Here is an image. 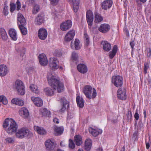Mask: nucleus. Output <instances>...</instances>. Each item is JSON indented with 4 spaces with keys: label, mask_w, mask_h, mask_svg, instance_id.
I'll return each mask as SVG.
<instances>
[{
    "label": "nucleus",
    "mask_w": 151,
    "mask_h": 151,
    "mask_svg": "<svg viewBox=\"0 0 151 151\" xmlns=\"http://www.w3.org/2000/svg\"><path fill=\"white\" fill-rule=\"evenodd\" d=\"M86 18L89 27L91 28L92 25L93 19V16L92 12L91 10H88L86 14Z\"/></svg>",
    "instance_id": "6e6552de"
},
{
    "label": "nucleus",
    "mask_w": 151,
    "mask_h": 151,
    "mask_svg": "<svg viewBox=\"0 0 151 151\" xmlns=\"http://www.w3.org/2000/svg\"><path fill=\"white\" fill-rule=\"evenodd\" d=\"M89 131L93 136L94 137L97 136L102 132V130L101 129H93L91 127L89 128Z\"/></svg>",
    "instance_id": "4be33fe9"
},
{
    "label": "nucleus",
    "mask_w": 151,
    "mask_h": 151,
    "mask_svg": "<svg viewBox=\"0 0 151 151\" xmlns=\"http://www.w3.org/2000/svg\"><path fill=\"white\" fill-rule=\"evenodd\" d=\"M70 45H71V48H72V49H73L74 48V45H73V44L72 42H71V43Z\"/></svg>",
    "instance_id": "0e129e2a"
},
{
    "label": "nucleus",
    "mask_w": 151,
    "mask_h": 151,
    "mask_svg": "<svg viewBox=\"0 0 151 151\" xmlns=\"http://www.w3.org/2000/svg\"><path fill=\"white\" fill-rule=\"evenodd\" d=\"M151 55V50L150 48L149 49V50L147 52V55L148 57H150Z\"/></svg>",
    "instance_id": "13d9d810"
},
{
    "label": "nucleus",
    "mask_w": 151,
    "mask_h": 151,
    "mask_svg": "<svg viewBox=\"0 0 151 151\" xmlns=\"http://www.w3.org/2000/svg\"><path fill=\"white\" fill-rule=\"evenodd\" d=\"M134 117L136 120H138L139 119V115L138 112H137V110H136V112L134 115Z\"/></svg>",
    "instance_id": "6e6d98bb"
},
{
    "label": "nucleus",
    "mask_w": 151,
    "mask_h": 151,
    "mask_svg": "<svg viewBox=\"0 0 151 151\" xmlns=\"http://www.w3.org/2000/svg\"><path fill=\"white\" fill-rule=\"evenodd\" d=\"M60 102L62 104V107L60 109V111L63 112L66 109L67 107H69V102L64 97H62L60 99Z\"/></svg>",
    "instance_id": "ddd939ff"
},
{
    "label": "nucleus",
    "mask_w": 151,
    "mask_h": 151,
    "mask_svg": "<svg viewBox=\"0 0 151 151\" xmlns=\"http://www.w3.org/2000/svg\"><path fill=\"white\" fill-rule=\"evenodd\" d=\"M53 121L56 124H58L59 123V119L55 118L53 119Z\"/></svg>",
    "instance_id": "bf43d9fd"
},
{
    "label": "nucleus",
    "mask_w": 151,
    "mask_h": 151,
    "mask_svg": "<svg viewBox=\"0 0 151 151\" xmlns=\"http://www.w3.org/2000/svg\"><path fill=\"white\" fill-rule=\"evenodd\" d=\"M30 88L31 91L36 94H38L39 92V90L38 89L37 86L32 84L30 86Z\"/></svg>",
    "instance_id": "ea45409f"
},
{
    "label": "nucleus",
    "mask_w": 151,
    "mask_h": 151,
    "mask_svg": "<svg viewBox=\"0 0 151 151\" xmlns=\"http://www.w3.org/2000/svg\"><path fill=\"white\" fill-rule=\"evenodd\" d=\"M40 7L37 4L35 5L33 7L32 10V13L33 14H37L40 10Z\"/></svg>",
    "instance_id": "a18cd8bd"
},
{
    "label": "nucleus",
    "mask_w": 151,
    "mask_h": 151,
    "mask_svg": "<svg viewBox=\"0 0 151 151\" xmlns=\"http://www.w3.org/2000/svg\"><path fill=\"white\" fill-rule=\"evenodd\" d=\"M3 13L5 15H7L8 13V7L6 6L5 4H4V7L3 9Z\"/></svg>",
    "instance_id": "09e8293b"
},
{
    "label": "nucleus",
    "mask_w": 151,
    "mask_h": 151,
    "mask_svg": "<svg viewBox=\"0 0 151 151\" xmlns=\"http://www.w3.org/2000/svg\"><path fill=\"white\" fill-rule=\"evenodd\" d=\"M111 82L116 87H120L122 86L123 78L120 76H113L112 78Z\"/></svg>",
    "instance_id": "423d86ee"
},
{
    "label": "nucleus",
    "mask_w": 151,
    "mask_h": 151,
    "mask_svg": "<svg viewBox=\"0 0 151 151\" xmlns=\"http://www.w3.org/2000/svg\"><path fill=\"white\" fill-rule=\"evenodd\" d=\"M74 47L75 50H78L81 48L80 44V41L79 40L76 39L74 41Z\"/></svg>",
    "instance_id": "79ce46f5"
},
{
    "label": "nucleus",
    "mask_w": 151,
    "mask_h": 151,
    "mask_svg": "<svg viewBox=\"0 0 151 151\" xmlns=\"http://www.w3.org/2000/svg\"><path fill=\"white\" fill-rule=\"evenodd\" d=\"M96 151H102V150L101 148H99Z\"/></svg>",
    "instance_id": "774afa93"
},
{
    "label": "nucleus",
    "mask_w": 151,
    "mask_h": 151,
    "mask_svg": "<svg viewBox=\"0 0 151 151\" xmlns=\"http://www.w3.org/2000/svg\"><path fill=\"white\" fill-rule=\"evenodd\" d=\"M16 4L17 5V8L16 9L17 11H19L20 10L21 7V3L19 0H17Z\"/></svg>",
    "instance_id": "864d4df0"
},
{
    "label": "nucleus",
    "mask_w": 151,
    "mask_h": 151,
    "mask_svg": "<svg viewBox=\"0 0 151 151\" xmlns=\"http://www.w3.org/2000/svg\"><path fill=\"white\" fill-rule=\"evenodd\" d=\"M125 31H126V33H127V36H128L129 35V31H128L127 29H126Z\"/></svg>",
    "instance_id": "338daca9"
},
{
    "label": "nucleus",
    "mask_w": 151,
    "mask_h": 151,
    "mask_svg": "<svg viewBox=\"0 0 151 151\" xmlns=\"http://www.w3.org/2000/svg\"><path fill=\"white\" fill-rule=\"evenodd\" d=\"M31 134L29 130L26 128H22L19 129L16 133V136L17 138L22 139L27 137Z\"/></svg>",
    "instance_id": "39448f33"
},
{
    "label": "nucleus",
    "mask_w": 151,
    "mask_h": 151,
    "mask_svg": "<svg viewBox=\"0 0 151 151\" xmlns=\"http://www.w3.org/2000/svg\"><path fill=\"white\" fill-rule=\"evenodd\" d=\"M113 4V1L111 0H104L101 4V7L104 10L109 9Z\"/></svg>",
    "instance_id": "4468645a"
},
{
    "label": "nucleus",
    "mask_w": 151,
    "mask_h": 151,
    "mask_svg": "<svg viewBox=\"0 0 151 151\" xmlns=\"http://www.w3.org/2000/svg\"><path fill=\"white\" fill-rule=\"evenodd\" d=\"M83 91L86 98L89 99H94L96 96V89L89 85L85 86L83 88Z\"/></svg>",
    "instance_id": "7ed1b4c3"
},
{
    "label": "nucleus",
    "mask_w": 151,
    "mask_h": 151,
    "mask_svg": "<svg viewBox=\"0 0 151 151\" xmlns=\"http://www.w3.org/2000/svg\"><path fill=\"white\" fill-rule=\"evenodd\" d=\"M84 37L85 46L88 47L90 41L88 35H87V33H84Z\"/></svg>",
    "instance_id": "58836bf2"
},
{
    "label": "nucleus",
    "mask_w": 151,
    "mask_h": 151,
    "mask_svg": "<svg viewBox=\"0 0 151 151\" xmlns=\"http://www.w3.org/2000/svg\"><path fill=\"white\" fill-rule=\"evenodd\" d=\"M17 19L18 24H19V22L20 24V25H23L26 24V20L23 16L21 14L18 13V14Z\"/></svg>",
    "instance_id": "412c9836"
},
{
    "label": "nucleus",
    "mask_w": 151,
    "mask_h": 151,
    "mask_svg": "<svg viewBox=\"0 0 151 151\" xmlns=\"http://www.w3.org/2000/svg\"><path fill=\"white\" fill-rule=\"evenodd\" d=\"M45 144L47 150L49 151L53 150L55 146L54 140H47L45 142Z\"/></svg>",
    "instance_id": "1a4fd4ad"
},
{
    "label": "nucleus",
    "mask_w": 151,
    "mask_h": 151,
    "mask_svg": "<svg viewBox=\"0 0 151 151\" xmlns=\"http://www.w3.org/2000/svg\"><path fill=\"white\" fill-rule=\"evenodd\" d=\"M58 62V60L56 58H50L49 61V65L52 69H57L58 68V66L57 64Z\"/></svg>",
    "instance_id": "9d476101"
},
{
    "label": "nucleus",
    "mask_w": 151,
    "mask_h": 151,
    "mask_svg": "<svg viewBox=\"0 0 151 151\" xmlns=\"http://www.w3.org/2000/svg\"><path fill=\"white\" fill-rule=\"evenodd\" d=\"M47 80L49 85L54 90H57L58 93L62 92L64 91V84L60 81L59 78L57 76H48Z\"/></svg>",
    "instance_id": "f257e3e1"
},
{
    "label": "nucleus",
    "mask_w": 151,
    "mask_h": 151,
    "mask_svg": "<svg viewBox=\"0 0 151 151\" xmlns=\"http://www.w3.org/2000/svg\"><path fill=\"white\" fill-rule=\"evenodd\" d=\"M72 23L70 20H65L60 24V28L63 31H66L70 28L72 26Z\"/></svg>",
    "instance_id": "0eeeda50"
},
{
    "label": "nucleus",
    "mask_w": 151,
    "mask_h": 151,
    "mask_svg": "<svg viewBox=\"0 0 151 151\" xmlns=\"http://www.w3.org/2000/svg\"><path fill=\"white\" fill-rule=\"evenodd\" d=\"M62 55V54L60 52H58V53H57L56 54V56H61Z\"/></svg>",
    "instance_id": "680f3d73"
},
{
    "label": "nucleus",
    "mask_w": 151,
    "mask_h": 151,
    "mask_svg": "<svg viewBox=\"0 0 151 151\" xmlns=\"http://www.w3.org/2000/svg\"><path fill=\"white\" fill-rule=\"evenodd\" d=\"M31 99L35 104L37 106H41L43 105V101L39 97H32Z\"/></svg>",
    "instance_id": "6ab92c4d"
},
{
    "label": "nucleus",
    "mask_w": 151,
    "mask_h": 151,
    "mask_svg": "<svg viewBox=\"0 0 151 151\" xmlns=\"http://www.w3.org/2000/svg\"><path fill=\"white\" fill-rule=\"evenodd\" d=\"M44 91L46 94L48 96H50L54 94V91L49 87H47L44 88Z\"/></svg>",
    "instance_id": "4c0bfd02"
},
{
    "label": "nucleus",
    "mask_w": 151,
    "mask_h": 151,
    "mask_svg": "<svg viewBox=\"0 0 151 151\" xmlns=\"http://www.w3.org/2000/svg\"><path fill=\"white\" fill-rule=\"evenodd\" d=\"M101 44L102 45L103 48L104 50L108 52L111 49V45L107 41H102Z\"/></svg>",
    "instance_id": "a878e982"
},
{
    "label": "nucleus",
    "mask_w": 151,
    "mask_h": 151,
    "mask_svg": "<svg viewBox=\"0 0 151 151\" xmlns=\"http://www.w3.org/2000/svg\"><path fill=\"white\" fill-rule=\"evenodd\" d=\"M130 45L131 46L132 48V49H133L134 48V41H132L130 42Z\"/></svg>",
    "instance_id": "4d7b16f0"
},
{
    "label": "nucleus",
    "mask_w": 151,
    "mask_h": 151,
    "mask_svg": "<svg viewBox=\"0 0 151 151\" xmlns=\"http://www.w3.org/2000/svg\"><path fill=\"white\" fill-rule=\"evenodd\" d=\"M117 95L118 98L120 99L125 100L127 98L125 90H122L121 88H119L117 90Z\"/></svg>",
    "instance_id": "f8f14e48"
},
{
    "label": "nucleus",
    "mask_w": 151,
    "mask_h": 151,
    "mask_svg": "<svg viewBox=\"0 0 151 151\" xmlns=\"http://www.w3.org/2000/svg\"><path fill=\"white\" fill-rule=\"evenodd\" d=\"M110 26L108 24H101L99 28V30L103 33L107 32L110 29Z\"/></svg>",
    "instance_id": "2eb2a0df"
},
{
    "label": "nucleus",
    "mask_w": 151,
    "mask_h": 151,
    "mask_svg": "<svg viewBox=\"0 0 151 151\" xmlns=\"http://www.w3.org/2000/svg\"><path fill=\"white\" fill-rule=\"evenodd\" d=\"M34 129L39 134L42 135L45 134L46 132L45 129L42 127H40L38 126H35Z\"/></svg>",
    "instance_id": "7c9ffc66"
},
{
    "label": "nucleus",
    "mask_w": 151,
    "mask_h": 151,
    "mask_svg": "<svg viewBox=\"0 0 151 151\" xmlns=\"http://www.w3.org/2000/svg\"><path fill=\"white\" fill-rule=\"evenodd\" d=\"M1 35L3 40H6L8 38V36L5 30L1 28L0 29Z\"/></svg>",
    "instance_id": "e433bc0d"
},
{
    "label": "nucleus",
    "mask_w": 151,
    "mask_h": 151,
    "mask_svg": "<svg viewBox=\"0 0 151 151\" xmlns=\"http://www.w3.org/2000/svg\"><path fill=\"white\" fill-rule=\"evenodd\" d=\"M92 146V141L91 139H87L85 142V149L87 151H89L91 149Z\"/></svg>",
    "instance_id": "473e14b6"
},
{
    "label": "nucleus",
    "mask_w": 151,
    "mask_h": 151,
    "mask_svg": "<svg viewBox=\"0 0 151 151\" xmlns=\"http://www.w3.org/2000/svg\"><path fill=\"white\" fill-rule=\"evenodd\" d=\"M10 11L11 12H13L16 8V5L14 3L11 2L10 4Z\"/></svg>",
    "instance_id": "49530a36"
},
{
    "label": "nucleus",
    "mask_w": 151,
    "mask_h": 151,
    "mask_svg": "<svg viewBox=\"0 0 151 151\" xmlns=\"http://www.w3.org/2000/svg\"><path fill=\"white\" fill-rule=\"evenodd\" d=\"M74 140L76 145L78 146H80L83 142L82 137L79 135H76L74 137Z\"/></svg>",
    "instance_id": "c756f323"
},
{
    "label": "nucleus",
    "mask_w": 151,
    "mask_h": 151,
    "mask_svg": "<svg viewBox=\"0 0 151 151\" xmlns=\"http://www.w3.org/2000/svg\"><path fill=\"white\" fill-rule=\"evenodd\" d=\"M144 117L145 118L146 117V111L145 110H144Z\"/></svg>",
    "instance_id": "e2e57ef3"
},
{
    "label": "nucleus",
    "mask_w": 151,
    "mask_h": 151,
    "mask_svg": "<svg viewBox=\"0 0 151 151\" xmlns=\"http://www.w3.org/2000/svg\"><path fill=\"white\" fill-rule=\"evenodd\" d=\"M52 128L56 136L60 135L63 131V128L62 127H58L54 126L52 127Z\"/></svg>",
    "instance_id": "aec40b11"
},
{
    "label": "nucleus",
    "mask_w": 151,
    "mask_h": 151,
    "mask_svg": "<svg viewBox=\"0 0 151 151\" xmlns=\"http://www.w3.org/2000/svg\"><path fill=\"white\" fill-rule=\"evenodd\" d=\"M117 50V47L116 45H114L112 49V51L109 52V57L110 58H113L115 55Z\"/></svg>",
    "instance_id": "c9c22d12"
},
{
    "label": "nucleus",
    "mask_w": 151,
    "mask_h": 151,
    "mask_svg": "<svg viewBox=\"0 0 151 151\" xmlns=\"http://www.w3.org/2000/svg\"><path fill=\"white\" fill-rule=\"evenodd\" d=\"M77 69L80 73H85L87 71V66L84 64H80L78 65Z\"/></svg>",
    "instance_id": "5701e85b"
},
{
    "label": "nucleus",
    "mask_w": 151,
    "mask_h": 151,
    "mask_svg": "<svg viewBox=\"0 0 151 151\" xmlns=\"http://www.w3.org/2000/svg\"><path fill=\"white\" fill-rule=\"evenodd\" d=\"M78 55L77 53L75 52H73L72 53L71 59L73 62H75L76 64H77L76 62L78 60Z\"/></svg>",
    "instance_id": "a19ab883"
},
{
    "label": "nucleus",
    "mask_w": 151,
    "mask_h": 151,
    "mask_svg": "<svg viewBox=\"0 0 151 151\" xmlns=\"http://www.w3.org/2000/svg\"><path fill=\"white\" fill-rule=\"evenodd\" d=\"M44 14L43 13L39 14L35 20V24L40 25L43 23L44 21Z\"/></svg>",
    "instance_id": "a211bd4d"
},
{
    "label": "nucleus",
    "mask_w": 151,
    "mask_h": 151,
    "mask_svg": "<svg viewBox=\"0 0 151 151\" xmlns=\"http://www.w3.org/2000/svg\"><path fill=\"white\" fill-rule=\"evenodd\" d=\"M125 151V147H124V146L122 147L121 150L120 151Z\"/></svg>",
    "instance_id": "69168bd1"
},
{
    "label": "nucleus",
    "mask_w": 151,
    "mask_h": 151,
    "mask_svg": "<svg viewBox=\"0 0 151 151\" xmlns=\"http://www.w3.org/2000/svg\"><path fill=\"white\" fill-rule=\"evenodd\" d=\"M11 102L13 104L21 106H22L24 104V102L23 100L17 98L12 99Z\"/></svg>",
    "instance_id": "c85d7f7f"
},
{
    "label": "nucleus",
    "mask_w": 151,
    "mask_h": 151,
    "mask_svg": "<svg viewBox=\"0 0 151 151\" xmlns=\"http://www.w3.org/2000/svg\"><path fill=\"white\" fill-rule=\"evenodd\" d=\"M76 101L77 105L80 108H83L84 105V101L82 98L80 96H77L76 98Z\"/></svg>",
    "instance_id": "2f4dec72"
},
{
    "label": "nucleus",
    "mask_w": 151,
    "mask_h": 151,
    "mask_svg": "<svg viewBox=\"0 0 151 151\" xmlns=\"http://www.w3.org/2000/svg\"><path fill=\"white\" fill-rule=\"evenodd\" d=\"M3 127L6 129L8 133L12 134L16 132L18 126L14 120L12 118H8L4 121Z\"/></svg>",
    "instance_id": "f03ea898"
},
{
    "label": "nucleus",
    "mask_w": 151,
    "mask_h": 151,
    "mask_svg": "<svg viewBox=\"0 0 151 151\" xmlns=\"http://www.w3.org/2000/svg\"><path fill=\"white\" fill-rule=\"evenodd\" d=\"M14 87L19 94L23 95L25 94V87L21 81L19 80H16L15 82Z\"/></svg>",
    "instance_id": "20e7f679"
},
{
    "label": "nucleus",
    "mask_w": 151,
    "mask_h": 151,
    "mask_svg": "<svg viewBox=\"0 0 151 151\" xmlns=\"http://www.w3.org/2000/svg\"><path fill=\"white\" fill-rule=\"evenodd\" d=\"M9 33L11 39L16 41L17 39V33L16 31L14 29H9Z\"/></svg>",
    "instance_id": "b1692460"
},
{
    "label": "nucleus",
    "mask_w": 151,
    "mask_h": 151,
    "mask_svg": "<svg viewBox=\"0 0 151 151\" xmlns=\"http://www.w3.org/2000/svg\"><path fill=\"white\" fill-rule=\"evenodd\" d=\"M79 0H72V3L73 5V8L74 12H77L79 9Z\"/></svg>",
    "instance_id": "72a5a7b5"
},
{
    "label": "nucleus",
    "mask_w": 151,
    "mask_h": 151,
    "mask_svg": "<svg viewBox=\"0 0 151 151\" xmlns=\"http://www.w3.org/2000/svg\"><path fill=\"white\" fill-rule=\"evenodd\" d=\"M24 25H20V24H19V27L22 34L24 35H26L27 33V29L24 27Z\"/></svg>",
    "instance_id": "37998d69"
},
{
    "label": "nucleus",
    "mask_w": 151,
    "mask_h": 151,
    "mask_svg": "<svg viewBox=\"0 0 151 151\" xmlns=\"http://www.w3.org/2000/svg\"><path fill=\"white\" fill-rule=\"evenodd\" d=\"M150 147V144L149 143H147L146 144V148L148 149Z\"/></svg>",
    "instance_id": "052dcab7"
},
{
    "label": "nucleus",
    "mask_w": 151,
    "mask_h": 151,
    "mask_svg": "<svg viewBox=\"0 0 151 151\" xmlns=\"http://www.w3.org/2000/svg\"><path fill=\"white\" fill-rule=\"evenodd\" d=\"M47 30L44 28L40 29L38 31V36L39 38L41 40H45L47 37Z\"/></svg>",
    "instance_id": "9b49d317"
},
{
    "label": "nucleus",
    "mask_w": 151,
    "mask_h": 151,
    "mask_svg": "<svg viewBox=\"0 0 151 151\" xmlns=\"http://www.w3.org/2000/svg\"><path fill=\"white\" fill-rule=\"evenodd\" d=\"M39 62L42 65H45L47 64V60L45 55L44 54H40L39 56Z\"/></svg>",
    "instance_id": "f3484780"
},
{
    "label": "nucleus",
    "mask_w": 151,
    "mask_h": 151,
    "mask_svg": "<svg viewBox=\"0 0 151 151\" xmlns=\"http://www.w3.org/2000/svg\"><path fill=\"white\" fill-rule=\"evenodd\" d=\"M19 114L22 117L26 118L29 115V112L27 109L25 108H22L19 110Z\"/></svg>",
    "instance_id": "393cba45"
},
{
    "label": "nucleus",
    "mask_w": 151,
    "mask_h": 151,
    "mask_svg": "<svg viewBox=\"0 0 151 151\" xmlns=\"http://www.w3.org/2000/svg\"><path fill=\"white\" fill-rule=\"evenodd\" d=\"M95 23H99L103 20V18L101 15L97 12L95 13Z\"/></svg>",
    "instance_id": "f704fd0d"
},
{
    "label": "nucleus",
    "mask_w": 151,
    "mask_h": 151,
    "mask_svg": "<svg viewBox=\"0 0 151 151\" xmlns=\"http://www.w3.org/2000/svg\"><path fill=\"white\" fill-rule=\"evenodd\" d=\"M7 72V67L6 65H0V76H5Z\"/></svg>",
    "instance_id": "bb28decb"
},
{
    "label": "nucleus",
    "mask_w": 151,
    "mask_h": 151,
    "mask_svg": "<svg viewBox=\"0 0 151 151\" xmlns=\"http://www.w3.org/2000/svg\"><path fill=\"white\" fill-rule=\"evenodd\" d=\"M6 142L8 143H13L14 142V138L12 137H7L5 139Z\"/></svg>",
    "instance_id": "de8ad7c7"
},
{
    "label": "nucleus",
    "mask_w": 151,
    "mask_h": 151,
    "mask_svg": "<svg viewBox=\"0 0 151 151\" xmlns=\"http://www.w3.org/2000/svg\"><path fill=\"white\" fill-rule=\"evenodd\" d=\"M50 3L53 5H56L58 3L59 0H50Z\"/></svg>",
    "instance_id": "5fc2aeb1"
},
{
    "label": "nucleus",
    "mask_w": 151,
    "mask_h": 151,
    "mask_svg": "<svg viewBox=\"0 0 151 151\" xmlns=\"http://www.w3.org/2000/svg\"><path fill=\"white\" fill-rule=\"evenodd\" d=\"M69 147L72 149H73L75 147V144L73 140L71 139H69Z\"/></svg>",
    "instance_id": "8fccbe9b"
},
{
    "label": "nucleus",
    "mask_w": 151,
    "mask_h": 151,
    "mask_svg": "<svg viewBox=\"0 0 151 151\" xmlns=\"http://www.w3.org/2000/svg\"><path fill=\"white\" fill-rule=\"evenodd\" d=\"M75 35V31L74 30L69 31L65 36V39L66 41H70L72 40Z\"/></svg>",
    "instance_id": "dca6fc26"
},
{
    "label": "nucleus",
    "mask_w": 151,
    "mask_h": 151,
    "mask_svg": "<svg viewBox=\"0 0 151 151\" xmlns=\"http://www.w3.org/2000/svg\"><path fill=\"white\" fill-rule=\"evenodd\" d=\"M149 68V65L148 63L146 62L144 64V72L145 74L147 73V70Z\"/></svg>",
    "instance_id": "3c124183"
},
{
    "label": "nucleus",
    "mask_w": 151,
    "mask_h": 151,
    "mask_svg": "<svg viewBox=\"0 0 151 151\" xmlns=\"http://www.w3.org/2000/svg\"><path fill=\"white\" fill-rule=\"evenodd\" d=\"M40 114L42 116L49 117L50 115V111H48L46 108H42L40 110Z\"/></svg>",
    "instance_id": "cd10ccee"
},
{
    "label": "nucleus",
    "mask_w": 151,
    "mask_h": 151,
    "mask_svg": "<svg viewBox=\"0 0 151 151\" xmlns=\"http://www.w3.org/2000/svg\"><path fill=\"white\" fill-rule=\"evenodd\" d=\"M132 113L130 111H128L127 114V120L128 121H130L132 119Z\"/></svg>",
    "instance_id": "603ef678"
},
{
    "label": "nucleus",
    "mask_w": 151,
    "mask_h": 151,
    "mask_svg": "<svg viewBox=\"0 0 151 151\" xmlns=\"http://www.w3.org/2000/svg\"><path fill=\"white\" fill-rule=\"evenodd\" d=\"M0 102H2L4 105L7 104L8 101L6 98L3 95L0 96Z\"/></svg>",
    "instance_id": "c03bdc74"
}]
</instances>
